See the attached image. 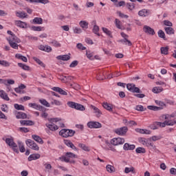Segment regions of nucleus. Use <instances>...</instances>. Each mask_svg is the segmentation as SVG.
Here are the masks:
<instances>
[{
	"mask_svg": "<svg viewBox=\"0 0 176 176\" xmlns=\"http://www.w3.org/2000/svg\"><path fill=\"white\" fill-rule=\"evenodd\" d=\"M25 144L29 146V148L33 149V151H39V146H38V144H36V143H35V142H34L31 139H28L25 141Z\"/></svg>",
	"mask_w": 176,
	"mask_h": 176,
	"instance_id": "39448f33",
	"label": "nucleus"
},
{
	"mask_svg": "<svg viewBox=\"0 0 176 176\" xmlns=\"http://www.w3.org/2000/svg\"><path fill=\"white\" fill-rule=\"evenodd\" d=\"M76 47L80 50H86V47L83 46L82 43H78Z\"/></svg>",
	"mask_w": 176,
	"mask_h": 176,
	"instance_id": "0e129e2a",
	"label": "nucleus"
},
{
	"mask_svg": "<svg viewBox=\"0 0 176 176\" xmlns=\"http://www.w3.org/2000/svg\"><path fill=\"white\" fill-rule=\"evenodd\" d=\"M124 151H134L135 149V145L125 143L123 146Z\"/></svg>",
	"mask_w": 176,
	"mask_h": 176,
	"instance_id": "f8f14e48",
	"label": "nucleus"
},
{
	"mask_svg": "<svg viewBox=\"0 0 176 176\" xmlns=\"http://www.w3.org/2000/svg\"><path fill=\"white\" fill-rule=\"evenodd\" d=\"M78 146L85 152H90V148H89V146H86V144H85L80 143L78 144Z\"/></svg>",
	"mask_w": 176,
	"mask_h": 176,
	"instance_id": "cd10ccee",
	"label": "nucleus"
},
{
	"mask_svg": "<svg viewBox=\"0 0 176 176\" xmlns=\"http://www.w3.org/2000/svg\"><path fill=\"white\" fill-rule=\"evenodd\" d=\"M115 24H116V27H117V28H118L119 30H122V23L119 21V19H116L115 20Z\"/></svg>",
	"mask_w": 176,
	"mask_h": 176,
	"instance_id": "5fc2aeb1",
	"label": "nucleus"
},
{
	"mask_svg": "<svg viewBox=\"0 0 176 176\" xmlns=\"http://www.w3.org/2000/svg\"><path fill=\"white\" fill-rule=\"evenodd\" d=\"M155 124H156V126H158L159 127H165L166 126L165 121L164 122H155Z\"/></svg>",
	"mask_w": 176,
	"mask_h": 176,
	"instance_id": "680f3d73",
	"label": "nucleus"
},
{
	"mask_svg": "<svg viewBox=\"0 0 176 176\" xmlns=\"http://www.w3.org/2000/svg\"><path fill=\"white\" fill-rule=\"evenodd\" d=\"M126 6L127 8V9H129V10H134L135 6L134 5V3H127L126 4Z\"/></svg>",
	"mask_w": 176,
	"mask_h": 176,
	"instance_id": "a18cd8bd",
	"label": "nucleus"
},
{
	"mask_svg": "<svg viewBox=\"0 0 176 176\" xmlns=\"http://www.w3.org/2000/svg\"><path fill=\"white\" fill-rule=\"evenodd\" d=\"M118 42H119L120 43H122V45H128V46H131V45H133V43H131V41H130L129 38L118 40Z\"/></svg>",
	"mask_w": 176,
	"mask_h": 176,
	"instance_id": "4be33fe9",
	"label": "nucleus"
},
{
	"mask_svg": "<svg viewBox=\"0 0 176 176\" xmlns=\"http://www.w3.org/2000/svg\"><path fill=\"white\" fill-rule=\"evenodd\" d=\"M52 90H54V91H56L57 93H59V94H61L62 96H67L68 94L67 91H64L63 89L58 87H53Z\"/></svg>",
	"mask_w": 176,
	"mask_h": 176,
	"instance_id": "2eb2a0df",
	"label": "nucleus"
},
{
	"mask_svg": "<svg viewBox=\"0 0 176 176\" xmlns=\"http://www.w3.org/2000/svg\"><path fill=\"white\" fill-rule=\"evenodd\" d=\"M102 148L103 149H105V151H109L110 149V151H112L113 152H116V148L112 146V144H111L110 146H102Z\"/></svg>",
	"mask_w": 176,
	"mask_h": 176,
	"instance_id": "79ce46f5",
	"label": "nucleus"
},
{
	"mask_svg": "<svg viewBox=\"0 0 176 176\" xmlns=\"http://www.w3.org/2000/svg\"><path fill=\"white\" fill-rule=\"evenodd\" d=\"M75 131L72 129H62L59 132V135L63 136L64 138H68V137H74Z\"/></svg>",
	"mask_w": 176,
	"mask_h": 176,
	"instance_id": "7ed1b4c3",
	"label": "nucleus"
},
{
	"mask_svg": "<svg viewBox=\"0 0 176 176\" xmlns=\"http://www.w3.org/2000/svg\"><path fill=\"white\" fill-rule=\"evenodd\" d=\"M102 30L103 32H104V34H107L108 35V36H109L110 38H113V36H112V32L108 30V28H102Z\"/></svg>",
	"mask_w": 176,
	"mask_h": 176,
	"instance_id": "c9c22d12",
	"label": "nucleus"
},
{
	"mask_svg": "<svg viewBox=\"0 0 176 176\" xmlns=\"http://www.w3.org/2000/svg\"><path fill=\"white\" fill-rule=\"evenodd\" d=\"M102 107L103 108H104V109H107V111H109V112H112V106L108 104V102L103 103Z\"/></svg>",
	"mask_w": 176,
	"mask_h": 176,
	"instance_id": "72a5a7b5",
	"label": "nucleus"
},
{
	"mask_svg": "<svg viewBox=\"0 0 176 176\" xmlns=\"http://www.w3.org/2000/svg\"><path fill=\"white\" fill-rule=\"evenodd\" d=\"M129 131L127 126H122L120 128L116 129L114 133L118 134V135H126V133Z\"/></svg>",
	"mask_w": 176,
	"mask_h": 176,
	"instance_id": "423d86ee",
	"label": "nucleus"
},
{
	"mask_svg": "<svg viewBox=\"0 0 176 176\" xmlns=\"http://www.w3.org/2000/svg\"><path fill=\"white\" fill-rule=\"evenodd\" d=\"M155 104H157V105H159L158 108H162V109H164L166 107L165 103L160 100H155Z\"/></svg>",
	"mask_w": 176,
	"mask_h": 176,
	"instance_id": "f704fd0d",
	"label": "nucleus"
},
{
	"mask_svg": "<svg viewBox=\"0 0 176 176\" xmlns=\"http://www.w3.org/2000/svg\"><path fill=\"white\" fill-rule=\"evenodd\" d=\"M28 105L31 108H34V109H36L37 111L39 110V107L41 106L39 104H37L36 103H29Z\"/></svg>",
	"mask_w": 176,
	"mask_h": 176,
	"instance_id": "09e8293b",
	"label": "nucleus"
},
{
	"mask_svg": "<svg viewBox=\"0 0 176 176\" xmlns=\"http://www.w3.org/2000/svg\"><path fill=\"white\" fill-rule=\"evenodd\" d=\"M62 162H65V163H69V158L67 155L61 157L59 158Z\"/></svg>",
	"mask_w": 176,
	"mask_h": 176,
	"instance_id": "052dcab7",
	"label": "nucleus"
},
{
	"mask_svg": "<svg viewBox=\"0 0 176 176\" xmlns=\"http://www.w3.org/2000/svg\"><path fill=\"white\" fill-rule=\"evenodd\" d=\"M176 122V119H175L173 121H165V126H174L175 124H176L175 123Z\"/></svg>",
	"mask_w": 176,
	"mask_h": 176,
	"instance_id": "864d4df0",
	"label": "nucleus"
},
{
	"mask_svg": "<svg viewBox=\"0 0 176 176\" xmlns=\"http://www.w3.org/2000/svg\"><path fill=\"white\" fill-rule=\"evenodd\" d=\"M32 30L33 31H42V27H41V26H32Z\"/></svg>",
	"mask_w": 176,
	"mask_h": 176,
	"instance_id": "338daca9",
	"label": "nucleus"
},
{
	"mask_svg": "<svg viewBox=\"0 0 176 176\" xmlns=\"http://www.w3.org/2000/svg\"><path fill=\"white\" fill-rule=\"evenodd\" d=\"M158 36L160 38H162V39H164V41H166V34L164 33V32L162 30H160L158 31Z\"/></svg>",
	"mask_w": 176,
	"mask_h": 176,
	"instance_id": "49530a36",
	"label": "nucleus"
},
{
	"mask_svg": "<svg viewBox=\"0 0 176 176\" xmlns=\"http://www.w3.org/2000/svg\"><path fill=\"white\" fill-rule=\"evenodd\" d=\"M87 126L89 129H101L102 125L98 122H89Z\"/></svg>",
	"mask_w": 176,
	"mask_h": 176,
	"instance_id": "6e6552de",
	"label": "nucleus"
},
{
	"mask_svg": "<svg viewBox=\"0 0 176 176\" xmlns=\"http://www.w3.org/2000/svg\"><path fill=\"white\" fill-rule=\"evenodd\" d=\"M33 60L34 61H36V63H37V64H38V65H40L41 67H43V68H45L46 67V65H45V63H43V62L40 60L39 58H38L36 57H33Z\"/></svg>",
	"mask_w": 176,
	"mask_h": 176,
	"instance_id": "473e14b6",
	"label": "nucleus"
},
{
	"mask_svg": "<svg viewBox=\"0 0 176 176\" xmlns=\"http://www.w3.org/2000/svg\"><path fill=\"white\" fill-rule=\"evenodd\" d=\"M162 91H163V89L160 87H155L153 89V93H155L156 94L162 93Z\"/></svg>",
	"mask_w": 176,
	"mask_h": 176,
	"instance_id": "3c124183",
	"label": "nucleus"
},
{
	"mask_svg": "<svg viewBox=\"0 0 176 176\" xmlns=\"http://www.w3.org/2000/svg\"><path fill=\"white\" fill-rule=\"evenodd\" d=\"M164 30H165L166 34H167L168 35H173L175 32L174 29L171 27L164 28Z\"/></svg>",
	"mask_w": 176,
	"mask_h": 176,
	"instance_id": "a878e982",
	"label": "nucleus"
},
{
	"mask_svg": "<svg viewBox=\"0 0 176 176\" xmlns=\"http://www.w3.org/2000/svg\"><path fill=\"white\" fill-rule=\"evenodd\" d=\"M39 50H42L43 52H47V53H50L52 52V47L49 45H41L38 46Z\"/></svg>",
	"mask_w": 176,
	"mask_h": 176,
	"instance_id": "ddd939ff",
	"label": "nucleus"
},
{
	"mask_svg": "<svg viewBox=\"0 0 176 176\" xmlns=\"http://www.w3.org/2000/svg\"><path fill=\"white\" fill-rule=\"evenodd\" d=\"M3 140L6 142V144H7V145H8L10 148H12L14 152H15L16 153H19V146L14 142L13 138H7L6 139L3 138Z\"/></svg>",
	"mask_w": 176,
	"mask_h": 176,
	"instance_id": "f03ea898",
	"label": "nucleus"
},
{
	"mask_svg": "<svg viewBox=\"0 0 176 176\" xmlns=\"http://www.w3.org/2000/svg\"><path fill=\"white\" fill-rule=\"evenodd\" d=\"M14 107L15 109H16L17 111H25V107H24V106L22 105V104H14Z\"/></svg>",
	"mask_w": 176,
	"mask_h": 176,
	"instance_id": "a19ab883",
	"label": "nucleus"
},
{
	"mask_svg": "<svg viewBox=\"0 0 176 176\" xmlns=\"http://www.w3.org/2000/svg\"><path fill=\"white\" fill-rule=\"evenodd\" d=\"M135 152H136V153H145V152H146V151H145V148H144L142 147H138L135 149Z\"/></svg>",
	"mask_w": 176,
	"mask_h": 176,
	"instance_id": "603ef678",
	"label": "nucleus"
},
{
	"mask_svg": "<svg viewBox=\"0 0 176 176\" xmlns=\"http://www.w3.org/2000/svg\"><path fill=\"white\" fill-rule=\"evenodd\" d=\"M16 58H18V60H22L24 63H27L28 61V59H27V57L20 54H16L15 55Z\"/></svg>",
	"mask_w": 176,
	"mask_h": 176,
	"instance_id": "bb28decb",
	"label": "nucleus"
},
{
	"mask_svg": "<svg viewBox=\"0 0 176 176\" xmlns=\"http://www.w3.org/2000/svg\"><path fill=\"white\" fill-rule=\"evenodd\" d=\"M0 65L3 67H10V63L8 62V60H0Z\"/></svg>",
	"mask_w": 176,
	"mask_h": 176,
	"instance_id": "8fccbe9b",
	"label": "nucleus"
},
{
	"mask_svg": "<svg viewBox=\"0 0 176 176\" xmlns=\"http://www.w3.org/2000/svg\"><path fill=\"white\" fill-rule=\"evenodd\" d=\"M147 108L150 109V111H162V107H159L157 106H148Z\"/></svg>",
	"mask_w": 176,
	"mask_h": 176,
	"instance_id": "ea45409f",
	"label": "nucleus"
},
{
	"mask_svg": "<svg viewBox=\"0 0 176 176\" xmlns=\"http://www.w3.org/2000/svg\"><path fill=\"white\" fill-rule=\"evenodd\" d=\"M15 25L20 28H27V23L21 21H15Z\"/></svg>",
	"mask_w": 176,
	"mask_h": 176,
	"instance_id": "f3484780",
	"label": "nucleus"
},
{
	"mask_svg": "<svg viewBox=\"0 0 176 176\" xmlns=\"http://www.w3.org/2000/svg\"><path fill=\"white\" fill-rule=\"evenodd\" d=\"M33 23H34V24L41 25V24H42V23H43V19H42V18H41V17H35L33 19Z\"/></svg>",
	"mask_w": 176,
	"mask_h": 176,
	"instance_id": "7c9ffc66",
	"label": "nucleus"
},
{
	"mask_svg": "<svg viewBox=\"0 0 176 176\" xmlns=\"http://www.w3.org/2000/svg\"><path fill=\"white\" fill-rule=\"evenodd\" d=\"M39 102L40 104H42V105H44V107H47V108L50 107V103L47 102L45 99H40Z\"/></svg>",
	"mask_w": 176,
	"mask_h": 176,
	"instance_id": "2f4dec72",
	"label": "nucleus"
},
{
	"mask_svg": "<svg viewBox=\"0 0 176 176\" xmlns=\"http://www.w3.org/2000/svg\"><path fill=\"white\" fill-rule=\"evenodd\" d=\"M7 41L9 43L10 46L12 47V49H19V44L21 41L20 38L16 36L15 34H12L9 38H7Z\"/></svg>",
	"mask_w": 176,
	"mask_h": 176,
	"instance_id": "f257e3e1",
	"label": "nucleus"
},
{
	"mask_svg": "<svg viewBox=\"0 0 176 176\" xmlns=\"http://www.w3.org/2000/svg\"><path fill=\"white\" fill-rule=\"evenodd\" d=\"M67 105L69 107V108H73L77 111H85V106L74 102H68Z\"/></svg>",
	"mask_w": 176,
	"mask_h": 176,
	"instance_id": "20e7f679",
	"label": "nucleus"
},
{
	"mask_svg": "<svg viewBox=\"0 0 176 176\" xmlns=\"http://www.w3.org/2000/svg\"><path fill=\"white\" fill-rule=\"evenodd\" d=\"M65 156H67L69 159H76L77 157L76 155L71 152H67Z\"/></svg>",
	"mask_w": 176,
	"mask_h": 176,
	"instance_id": "de8ad7c7",
	"label": "nucleus"
},
{
	"mask_svg": "<svg viewBox=\"0 0 176 176\" xmlns=\"http://www.w3.org/2000/svg\"><path fill=\"white\" fill-rule=\"evenodd\" d=\"M135 109L136 111H139L140 112H144V111H146V108L144 109V106L142 105H137Z\"/></svg>",
	"mask_w": 176,
	"mask_h": 176,
	"instance_id": "6e6d98bb",
	"label": "nucleus"
},
{
	"mask_svg": "<svg viewBox=\"0 0 176 176\" xmlns=\"http://www.w3.org/2000/svg\"><path fill=\"white\" fill-rule=\"evenodd\" d=\"M74 34H82V29L80 28H75L74 30Z\"/></svg>",
	"mask_w": 176,
	"mask_h": 176,
	"instance_id": "774afa93",
	"label": "nucleus"
},
{
	"mask_svg": "<svg viewBox=\"0 0 176 176\" xmlns=\"http://www.w3.org/2000/svg\"><path fill=\"white\" fill-rule=\"evenodd\" d=\"M143 31L145 34H148V35H155V30L148 25L143 27Z\"/></svg>",
	"mask_w": 176,
	"mask_h": 176,
	"instance_id": "1a4fd4ad",
	"label": "nucleus"
},
{
	"mask_svg": "<svg viewBox=\"0 0 176 176\" xmlns=\"http://www.w3.org/2000/svg\"><path fill=\"white\" fill-rule=\"evenodd\" d=\"M164 25H166L167 27H173V23L168 20L164 21Z\"/></svg>",
	"mask_w": 176,
	"mask_h": 176,
	"instance_id": "69168bd1",
	"label": "nucleus"
},
{
	"mask_svg": "<svg viewBox=\"0 0 176 176\" xmlns=\"http://www.w3.org/2000/svg\"><path fill=\"white\" fill-rule=\"evenodd\" d=\"M57 60H62V61H68L71 60V54L66 55H59L56 57Z\"/></svg>",
	"mask_w": 176,
	"mask_h": 176,
	"instance_id": "9b49d317",
	"label": "nucleus"
},
{
	"mask_svg": "<svg viewBox=\"0 0 176 176\" xmlns=\"http://www.w3.org/2000/svg\"><path fill=\"white\" fill-rule=\"evenodd\" d=\"M18 145H19V151L20 152H21V153L25 152V147H24V144H23V142H18Z\"/></svg>",
	"mask_w": 176,
	"mask_h": 176,
	"instance_id": "58836bf2",
	"label": "nucleus"
},
{
	"mask_svg": "<svg viewBox=\"0 0 176 176\" xmlns=\"http://www.w3.org/2000/svg\"><path fill=\"white\" fill-rule=\"evenodd\" d=\"M20 123L21 126H34L35 124L32 120H21Z\"/></svg>",
	"mask_w": 176,
	"mask_h": 176,
	"instance_id": "a211bd4d",
	"label": "nucleus"
},
{
	"mask_svg": "<svg viewBox=\"0 0 176 176\" xmlns=\"http://www.w3.org/2000/svg\"><path fill=\"white\" fill-rule=\"evenodd\" d=\"M64 144H65L67 146H69V148L73 149V151H78V148H76V146H75L74 144H72V142H71V140H65Z\"/></svg>",
	"mask_w": 176,
	"mask_h": 176,
	"instance_id": "4468645a",
	"label": "nucleus"
},
{
	"mask_svg": "<svg viewBox=\"0 0 176 176\" xmlns=\"http://www.w3.org/2000/svg\"><path fill=\"white\" fill-rule=\"evenodd\" d=\"M161 54L167 55L168 54V47H162L160 48Z\"/></svg>",
	"mask_w": 176,
	"mask_h": 176,
	"instance_id": "c03bdc74",
	"label": "nucleus"
},
{
	"mask_svg": "<svg viewBox=\"0 0 176 176\" xmlns=\"http://www.w3.org/2000/svg\"><path fill=\"white\" fill-rule=\"evenodd\" d=\"M78 64H79V62L78 60H74L73 62H72V63L69 65V67L70 68H75V67H76V65H78Z\"/></svg>",
	"mask_w": 176,
	"mask_h": 176,
	"instance_id": "e2e57ef3",
	"label": "nucleus"
},
{
	"mask_svg": "<svg viewBox=\"0 0 176 176\" xmlns=\"http://www.w3.org/2000/svg\"><path fill=\"white\" fill-rule=\"evenodd\" d=\"M135 85L134 84H127L126 85V88L129 91L133 92V90H134V87H135Z\"/></svg>",
	"mask_w": 176,
	"mask_h": 176,
	"instance_id": "13d9d810",
	"label": "nucleus"
},
{
	"mask_svg": "<svg viewBox=\"0 0 176 176\" xmlns=\"http://www.w3.org/2000/svg\"><path fill=\"white\" fill-rule=\"evenodd\" d=\"M41 157L40 154H32L28 157V161L32 162V160H38Z\"/></svg>",
	"mask_w": 176,
	"mask_h": 176,
	"instance_id": "aec40b11",
	"label": "nucleus"
},
{
	"mask_svg": "<svg viewBox=\"0 0 176 176\" xmlns=\"http://www.w3.org/2000/svg\"><path fill=\"white\" fill-rule=\"evenodd\" d=\"M125 174H129V173H132V174H135V170L134 167L131 166V168L126 167L124 169Z\"/></svg>",
	"mask_w": 176,
	"mask_h": 176,
	"instance_id": "c85d7f7f",
	"label": "nucleus"
},
{
	"mask_svg": "<svg viewBox=\"0 0 176 176\" xmlns=\"http://www.w3.org/2000/svg\"><path fill=\"white\" fill-rule=\"evenodd\" d=\"M92 32H94V34H95L98 36H100V32H100V27H98V25L94 26V28L92 29Z\"/></svg>",
	"mask_w": 176,
	"mask_h": 176,
	"instance_id": "e433bc0d",
	"label": "nucleus"
},
{
	"mask_svg": "<svg viewBox=\"0 0 176 176\" xmlns=\"http://www.w3.org/2000/svg\"><path fill=\"white\" fill-rule=\"evenodd\" d=\"M91 109H93L94 113H96L97 118H100V116H101L102 113H101L100 110L98 108L96 107V106L94 105H91Z\"/></svg>",
	"mask_w": 176,
	"mask_h": 176,
	"instance_id": "dca6fc26",
	"label": "nucleus"
},
{
	"mask_svg": "<svg viewBox=\"0 0 176 176\" xmlns=\"http://www.w3.org/2000/svg\"><path fill=\"white\" fill-rule=\"evenodd\" d=\"M106 169H107V171H108V173H115V166L112 165H110V164L107 165Z\"/></svg>",
	"mask_w": 176,
	"mask_h": 176,
	"instance_id": "4c0bfd02",
	"label": "nucleus"
},
{
	"mask_svg": "<svg viewBox=\"0 0 176 176\" xmlns=\"http://www.w3.org/2000/svg\"><path fill=\"white\" fill-rule=\"evenodd\" d=\"M18 67H20V68H22V69H24V71H30V66L25 64L18 63Z\"/></svg>",
	"mask_w": 176,
	"mask_h": 176,
	"instance_id": "37998d69",
	"label": "nucleus"
},
{
	"mask_svg": "<svg viewBox=\"0 0 176 176\" xmlns=\"http://www.w3.org/2000/svg\"><path fill=\"white\" fill-rule=\"evenodd\" d=\"M16 14L17 17H20V19H25L28 16L25 12H16Z\"/></svg>",
	"mask_w": 176,
	"mask_h": 176,
	"instance_id": "c756f323",
	"label": "nucleus"
},
{
	"mask_svg": "<svg viewBox=\"0 0 176 176\" xmlns=\"http://www.w3.org/2000/svg\"><path fill=\"white\" fill-rule=\"evenodd\" d=\"M79 25L83 30H87L89 28V23L86 21H81L79 22Z\"/></svg>",
	"mask_w": 176,
	"mask_h": 176,
	"instance_id": "5701e85b",
	"label": "nucleus"
},
{
	"mask_svg": "<svg viewBox=\"0 0 176 176\" xmlns=\"http://www.w3.org/2000/svg\"><path fill=\"white\" fill-rule=\"evenodd\" d=\"M149 14H151V10H149L143 9L138 12V15L140 16L141 17H148Z\"/></svg>",
	"mask_w": 176,
	"mask_h": 176,
	"instance_id": "9d476101",
	"label": "nucleus"
},
{
	"mask_svg": "<svg viewBox=\"0 0 176 176\" xmlns=\"http://www.w3.org/2000/svg\"><path fill=\"white\" fill-rule=\"evenodd\" d=\"M16 119H27V114L19 111L16 113Z\"/></svg>",
	"mask_w": 176,
	"mask_h": 176,
	"instance_id": "412c9836",
	"label": "nucleus"
},
{
	"mask_svg": "<svg viewBox=\"0 0 176 176\" xmlns=\"http://www.w3.org/2000/svg\"><path fill=\"white\" fill-rule=\"evenodd\" d=\"M0 97L3 98V100H6V101H9L10 100L9 96H8V94L3 90L0 91Z\"/></svg>",
	"mask_w": 176,
	"mask_h": 176,
	"instance_id": "b1692460",
	"label": "nucleus"
},
{
	"mask_svg": "<svg viewBox=\"0 0 176 176\" xmlns=\"http://www.w3.org/2000/svg\"><path fill=\"white\" fill-rule=\"evenodd\" d=\"M124 143V138H115L111 140V145L116 146L118 145H123Z\"/></svg>",
	"mask_w": 176,
	"mask_h": 176,
	"instance_id": "0eeeda50",
	"label": "nucleus"
},
{
	"mask_svg": "<svg viewBox=\"0 0 176 176\" xmlns=\"http://www.w3.org/2000/svg\"><path fill=\"white\" fill-rule=\"evenodd\" d=\"M35 3H43V5H46V3H49V0H34Z\"/></svg>",
	"mask_w": 176,
	"mask_h": 176,
	"instance_id": "bf43d9fd",
	"label": "nucleus"
},
{
	"mask_svg": "<svg viewBox=\"0 0 176 176\" xmlns=\"http://www.w3.org/2000/svg\"><path fill=\"white\" fill-rule=\"evenodd\" d=\"M32 138H33V140H34V141H36V142L41 144H43V140H42L41 137L36 135H32Z\"/></svg>",
	"mask_w": 176,
	"mask_h": 176,
	"instance_id": "393cba45",
	"label": "nucleus"
},
{
	"mask_svg": "<svg viewBox=\"0 0 176 176\" xmlns=\"http://www.w3.org/2000/svg\"><path fill=\"white\" fill-rule=\"evenodd\" d=\"M51 43L55 47H61V44H60V43L56 40L52 41Z\"/></svg>",
	"mask_w": 176,
	"mask_h": 176,
	"instance_id": "4d7b16f0",
	"label": "nucleus"
},
{
	"mask_svg": "<svg viewBox=\"0 0 176 176\" xmlns=\"http://www.w3.org/2000/svg\"><path fill=\"white\" fill-rule=\"evenodd\" d=\"M45 126L51 130V131H56V130H58V126L56 125L55 124H46Z\"/></svg>",
	"mask_w": 176,
	"mask_h": 176,
	"instance_id": "6ab92c4d",
	"label": "nucleus"
}]
</instances>
